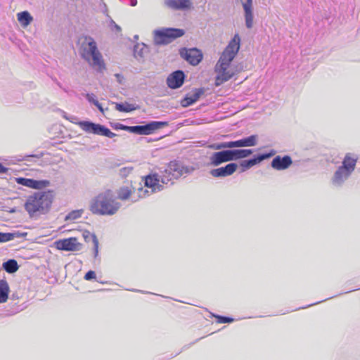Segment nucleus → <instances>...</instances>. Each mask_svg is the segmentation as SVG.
<instances>
[{"mask_svg": "<svg viewBox=\"0 0 360 360\" xmlns=\"http://www.w3.org/2000/svg\"><path fill=\"white\" fill-rule=\"evenodd\" d=\"M167 122L151 121L143 125L131 126L130 133L139 135H148L153 134L155 130L167 126Z\"/></svg>", "mask_w": 360, "mask_h": 360, "instance_id": "nucleus-9", "label": "nucleus"}, {"mask_svg": "<svg viewBox=\"0 0 360 360\" xmlns=\"http://www.w3.org/2000/svg\"><path fill=\"white\" fill-rule=\"evenodd\" d=\"M77 124L86 133L103 136L108 138H113L116 136V134L112 132L108 127L101 124L94 123L91 121H79L77 122Z\"/></svg>", "mask_w": 360, "mask_h": 360, "instance_id": "nucleus-8", "label": "nucleus"}, {"mask_svg": "<svg viewBox=\"0 0 360 360\" xmlns=\"http://www.w3.org/2000/svg\"><path fill=\"white\" fill-rule=\"evenodd\" d=\"M164 4L173 10H186L191 6L190 0H164Z\"/></svg>", "mask_w": 360, "mask_h": 360, "instance_id": "nucleus-18", "label": "nucleus"}, {"mask_svg": "<svg viewBox=\"0 0 360 360\" xmlns=\"http://www.w3.org/2000/svg\"><path fill=\"white\" fill-rule=\"evenodd\" d=\"M120 207V203L114 198L110 191L98 194L92 200L90 210L99 215H113Z\"/></svg>", "mask_w": 360, "mask_h": 360, "instance_id": "nucleus-4", "label": "nucleus"}, {"mask_svg": "<svg viewBox=\"0 0 360 360\" xmlns=\"http://www.w3.org/2000/svg\"><path fill=\"white\" fill-rule=\"evenodd\" d=\"M115 77L117 78V82L121 84L122 83V80L123 79V77L122 75L119 74V73H117L115 75Z\"/></svg>", "mask_w": 360, "mask_h": 360, "instance_id": "nucleus-45", "label": "nucleus"}, {"mask_svg": "<svg viewBox=\"0 0 360 360\" xmlns=\"http://www.w3.org/2000/svg\"><path fill=\"white\" fill-rule=\"evenodd\" d=\"M90 237L92 238V242L94 243V257H96L98 254V240L95 234H91Z\"/></svg>", "mask_w": 360, "mask_h": 360, "instance_id": "nucleus-36", "label": "nucleus"}, {"mask_svg": "<svg viewBox=\"0 0 360 360\" xmlns=\"http://www.w3.org/2000/svg\"><path fill=\"white\" fill-rule=\"evenodd\" d=\"M139 108V105L131 104L127 102L117 103L115 105V109L119 112H129Z\"/></svg>", "mask_w": 360, "mask_h": 360, "instance_id": "nucleus-24", "label": "nucleus"}, {"mask_svg": "<svg viewBox=\"0 0 360 360\" xmlns=\"http://www.w3.org/2000/svg\"><path fill=\"white\" fill-rule=\"evenodd\" d=\"M110 26L111 27V29L112 31H115V32H120L122 30L120 26L117 25L115 23V22L112 19L110 20Z\"/></svg>", "mask_w": 360, "mask_h": 360, "instance_id": "nucleus-40", "label": "nucleus"}, {"mask_svg": "<svg viewBox=\"0 0 360 360\" xmlns=\"http://www.w3.org/2000/svg\"><path fill=\"white\" fill-rule=\"evenodd\" d=\"M258 155H255L252 158L244 160L240 162V165L243 168L242 172L249 169L252 167L260 163Z\"/></svg>", "mask_w": 360, "mask_h": 360, "instance_id": "nucleus-23", "label": "nucleus"}, {"mask_svg": "<svg viewBox=\"0 0 360 360\" xmlns=\"http://www.w3.org/2000/svg\"><path fill=\"white\" fill-rule=\"evenodd\" d=\"M94 105L98 109V110L103 113L104 112V109L102 107L101 104L98 101V102H96V103L94 104Z\"/></svg>", "mask_w": 360, "mask_h": 360, "instance_id": "nucleus-42", "label": "nucleus"}, {"mask_svg": "<svg viewBox=\"0 0 360 360\" xmlns=\"http://www.w3.org/2000/svg\"><path fill=\"white\" fill-rule=\"evenodd\" d=\"M10 291L8 282L4 279L0 280V303L7 301Z\"/></svg>", "mask_w": 360, "mask_h": 360, "instance_id": "nucleus-21", "label": "nucleus"}, {"mask_svg": "<svg viewBox=\"0 0 360 360\" xmlns=\"http://www.w3.org/2000/svg\"><path fill=\"white\" fill-rule=\"evenodd\" d=\"M8 171V168L4 167L1 162H0V174H5Z\"/></svg>", "mask_w": 360, "mask_h": 360, "instance_id": "nucleus-43", "label": "nucleus"}, {"mask_svg": "<svg viewBox=\"0 0 360 360\" xmlns=\"http://www.w3.org/2000/svg\"><path fill=\"white\" fill-rule=\"evenodd\" d=\"M240 43V37L238 34H236L222 52L215 65V72L217 73L215 79L216 86L221 85L234 75V72L229 70V68L239 51Z\"/></svg>", "mask_w": 360, "mask_h": 360, "instance_id": "nucleus-2", "label": "nucleus"}, {"mask_svg": "<svg viewBox=\"0 0 360 360\" xmlns=\"http://www.w3.org/2000/svg\"><path fill=\"white\" fill-rule=\"evenodd\" d=\"M209 147L212 149L218 150H226V148H232L231 141L212 143L210 145Z\"/></svg>", "mask_w": 360, "mask_h": 360, "instance_id": "nucleus-30", "label": "nucleus"}, {"mask_svg": "<svg viewBox=\"0 0 360 360\" xmlns=\"http://www.w3.org/2000/svg\"><path fill=\"white\" fill-rule=\"evenodd\" d=\"M213 316L217 319V322L219 323H229L233 321V319L229 316H224L220 315H214Z\"/></svg>", "mask_w": 360, "mask_h": 360, "instance_id": "nucleus-34", "label": "nucleus"}, {"mask_svg": "<svg viewBox=\"0 0 360 360\" xmlns=\"http://www.w3.org/2000/svg\"><path fill=\"white\" fill-rule=\"evenodd\" d=\"M1 237H2V236H1V232H0V243H2V241H1Z\"/></svg>", "mask_w": 360, "mask_h": 360, "instance_id": "nucleus-49", "label": "nucleus"}, {"mask_svg": "<svg viewBox=\"0 0 360 360\" xmlns=\"http://www.w3.org/2000/svg\"><path fill=\"white\" fill-rule=\"evenodd\" d=\"M191 169L181 162L171 161L163 171L159 173L151 172L143 177L144 188H138L139 198H145L164 189V184L172 185L173 179L181 177L184 174L190 173Z\"/></svg>", "mask_w": 360, "mask_h": 360, "instance_id": "nucleus-1", "label": "nucleus"}, {"mask_svg": "<svg viewBox=\"0 0 360 360\" xmlns=\"http://www.w3.org/2000/svg\"><path fill=\"white\" fill-rule=\"evenodd\" d=\"M65 118H66L67 120H69L71 122H73L75 123V120H76L77 118L74 116H72L70 117H68L66 116H64Z\"/></svg>", "mask_w": 360, "mask_h": 360, "instance_id": "nucleus-46", "label": "nucleus"}, {"mask_svg": "<svg viewBox=\"0 0 360 360\" xmlns=\"http://www.w3.org/2000/svg\"><path fill=\"white\" fill-rule=\"evenodd\" d=\"M356 160L346 155L342 165L335 172L331 183L335 187H341L349 179L356 167Z\"/></svg>", "mask_w": 360, "mask_h": 360, "instance_id": "nucleus-6", "label": "nucleus"}, {"mask_svg": "<svg viewBox=\"0 0 360 360\" xmlns=\"http://www.w3.org/2000/svg\"><path fill=\"white\" fill-rule=\"evenodd\" d=\"M15 212V210L13 209L11 210V212Z\"/></svg>", "mask_w": 360, "mask_h": 360, "instance_id": "nucleus-52", "label": "nucleus"}, {"mask_svg": "<svg viewBox=\"0 0 360 360\" xmlns=\"http://www.w3.org/2000/svg\"><path fill=\"white\" fill-rule=\"evenodd\" d=\"M83 210H76L70 212L66 217L65 220H75L81 217Z\"/></svg>", "mask_w": 360, "mask_h": 360, "instance_id": "nucleus-32", "label": "nucleus"}, {"mask_svg": "<svg viewBox=\"0 0 360 360\" xmlns=\"http://www.w3.org/2000/svg\"><path fill=\"white\" fill-rule=\"evenodd\" d=\"M55 245L58 250L65 251H78L81 248V244L75 237L56 240Z\"/></svg>", "mask_w": 360, "mask_h": 360, "instance_id": "nucleus-11", "label": "nucleus"}, {"mask_svg": "<svg viewBox=\"0 0 360 360\" xmlns=\"http://www.w3.org/2000/svg\"><path fill=\"white\" fill-rule=\"evenodd\" d=\"M3 268L7 273L13 274L18 270L19 265L15 259H10L3 263Z\"/></svg>", "mask_w": 360, "mask_h": 360, "instance_id": "nucleus-25", "label": "nucleus"}, {"mask_svg": "<svg viewBox=\"0 0 360 360\" xmlns=\"http://www.w3.org/2000/svg\"><path fill=\"white\" fill-rule=\"evenodd\" d=\"M240 2L242 3V5H243V7L244 6V5H252V0H240Z\"/></svg>", "mask_w": 360, "mask_h": 360, "instance_id": "nucleus-44", "label": "nucleus"}, {"mask_svg": "<svg viewBox=\"0 0 360 360\" xmlns=\"http://www.w3.org/2000/svg\"><path fill=\"white\" fill-rule=\"evenodd\" d=\"M135 193L134 190L132 191L128 187H122L119 189L117 195L118 198L122 200H127L131 196L132 202H136L139 198L138 195L135 196Z\"/></svg>", "mask_w": 360, "mask_h": 360, "instance_id": "nucleus-20", "label": "nucleus"}, {"mask_svg": "<svg viewBox=\"0 0 360 360\" xmlns=\"http://www.w3.org/2000/svg\"><path fill=\"white\" fill-rule=\"evenodd\" d=\"M18 297L17 295H15V294H13L11 295V299H13V300H15V299H18Z\"/></svg>", "mask_w": 360, "mask_h": 360, "instance_id": "nucleus-47", "label": "nucleus"}, {"mask_svg": "<svg viewBox=\"0 0 360 360\" xmlns=\"http://www.w3.org/2000/svg\"><path fill=\"white\" fill-rule=\"evenodd\" d=\"M205 93V89L204 88H199V89H195L194 93L189 96L187 94L183 99H181L180 103L182 107L186 108L192 104L195 103L200 97L204 94Z\"/></svg>", "mask_w": 360, "mask_h": 360, "instance_id": "nucleus-17", "label": "nucleus"}, {"mask_svg": "<svg viewBox=\"0 0 360 360\" xmlns=\"http://www.w3.org/2000/svg\"><path fill=\"white\" fill-rule=\"evenodd\" d=\"M179 54L182 58L192 65H198L202 59L201 51L196 48H182L179 50Z\"/></svg>", "mask_w": 360, "mask_h": 360, "instance_id": "nucleus-10", "label": "nucleus"}, {"mask_svg": "<svg viewBox=\"0 0 360 360\" xmlns=\"http://www.w3.org/2000/svg\"><path fill=\"white\" fill-rule=\"evenodd\" d=\"M245 26L250 29L253 26L252 5H244Z\"/></svg>", "mask_w": 360, "mask_h": 360, "instance_id": "nucleus-22", "label": "nucleus"}, {"mask_svg": "<svg viewBox=\"0 0 360 360\" xmlns=\"http://www.w3.org/2000/svg\"><path fill=\"white\" fill-rule=\"evenodd\" d=\"M134 56L136 59L142 58L145 53L148 51V47L145 44H136L134 46Z\"/></svg>", "mask_w": 360, "mask_h": 360, "instance_id": "nucleus-28", "label": "nucleus"}, {"mask_svg": "<svg viewBox=\"0 0 360 360\" xmlns=\"http://www.w3.org/2000/svg\"><path fill=\"white\" fill-rule=\"evenodd\" d=\"M114 128L115 129H122V130H125V131L130 132L131 126H127V125H124L120 123H116L114 126Z\"/></svg>", "mask_w": 360, "mask_h": 360, "instance_id": "nucleus-38", "label": "nucleus"}, {"mask_svg": "<svg viewBox=\"0 0 360 360\" xmlns=\"http://www.w3.org/2000/svg\"><path fill=\"white\" fill-rule=\"evenodd\" d=\"M134 167L131 166L124 167L121 168L119 171V174L122 178H126L128 175L131 173Z\"/></svg>", "mask_w": 360, "mask_h": 360, "instance_id": "nucleus-33", "label": "nucleus"}, {"mask_svg": "<svg viewBox=\"0 0 360 360\" xmlns=\"http://www.w3.org/2000/svg\"><path fill=\"white\" fill-rule=\"evenodd\" d=\"M138 38H139L138 35H135V36H134V39H137Z\"/></svg>", "mask_w": 360, "mask_h": 360, "instance_id": "nucleus-51", "label": "nucleus"}, {"mask_svg": "<svg viewBox=\"0 0 360 360\" xmlns=\"http://www.w3.org/2000/svg\"><path fill=\"white\" fill-rule=\"evenodd\" d=\"M54 198V191H37L27 197L24 207L30 217L34 218L41 214H45L51 209Z\"/></svg>", "mask_w": 360, "mask_h": 360, "instance_id": "nucleus-3", "label": "nucleus"}, {"mask_svg": "<svg viewBox=\"0 0 360 360\" xmlns=\"http://www.w3.org/2000/svg\"><path fill=\"white\" fill-rule=\"evenodd\" d=\"M96 278V273L94 271H89L86 273L84 276V279L86 281H90Z\"/></svg>", "mask_w": 360, "mask_h": 360, "instance_id": "nucleus-39", "label": "nucleus"}, {"mask_svg": "<svg viewBox=\"0 0 360 360\" xmlns=\"http://www.w3.org/2000/svg\"><path fill=\"white\" fill-rule=\"evenodd\" d=\"M17 16L19 22L24 27L30 25L33 20L32 16L27 11L18 13Z\"/></svg>", "mask_w": 360, "mask_h": 360, "instance_id": "nucleus-26", "label": "nucleus"}, {"mask_svg": "<svg viewBox=\"0 0 360 360\" xmlns=\"http://www.w3.org/2000/svg\"><path fill=\"white\" fill-rule=\"evenodd\" d=\"M230 160H237L250 156L252 153V149H228Z\"/></svg>", "mask_w": 360, "mask_h": 360, "instance_id": "nucleus-19", "label": "nucleus"}, {"mask_svg": "<svg viewBox=\"0 0 360 360\" xmlns=\"http://www.w3.org/2000/svg\"><path fill=\"white\" fill-rule=\"evenodd\" d=\"M85 98L90 103L95 104L96 102H98V101L96 98V96L93 93H87L85 94Z\"/></svg>", "mask_w": 360, "mask_h": 360, "instance_id": "nucleus-37", "label": "nucleus"}, {"mask_svg": "<svg viewBox=\"0 0 360 360\" xmlns=\"http://www.w3.org/2000/svg\"><path fill=\"white\" fill-rule=\"evenodd\" d=\"M185 32L179 28H164L154 32V42L155 44H168L174 39L182 37Z\"/></svg>", "mask_w": 360, "mask_h": 360, "instance_id": "nucleus-7", "label": "nucleus"}, {"mask_svg": "<svg viewBox=\"0 0 360 360\" xmlns=\"http://www.w3.org/2000/svg\"><path fill=\"white\" fill-rule=\"evenodd\" d=\"M186 75L183 70H177L169 74L166 82L169 88L176 89L180 88L185 80Z\"/></svg>", "mask_w": 360, "mask_h": 360, "instance_id": "nucleus-12", "label": "nucleus"}, {"mask_svg": "<svg viewBox=\"0 0 360 360\" xmlns=\"http://www.w3.org/2000/svg\"><path fill=\"white\" fill-rule=\"evenodd\" d=\"M276 153V151L275 150L272 149L268 153H261V154H257V155L259 156L260 162H262L264 160H266V159H269V158L273 157Z\"/></svg>", "mask_w": 360, "mask_h": 360, "instance_id": "nucleus-35", "label": "nucleus"}, {"mask_svg": "<svg viewBox=\"0 0 360 360\" xmlns=\"http://www.w3.org/2000/svg\"><path fill=\"white\" fill-rule=\"evenodd\" d=\"M27 236V233H21L19 231H15L13 233H1V241L2 243L8 242L13 240L16 238H23Z\"/></svg>", "mask_w": 360, "mask_h": 360, "instance_id": "nucleus-27", "label": "nucleus"}, {"mask_svg": "<svg viewBox=\"0 0 360 360\" xmlns=\"http://www.w3.org/2000/svg\"><path fill=\"white\" fill-rule=\"evenodd\" d=\"M208 167H218L223 163L231 162L228 150L212 153L208 158Z\"/></svg>", "mask_w": 360, "mask_h": 360, "instance_id": "nucleus-13", "label": "nucleus"}, {"mask_svg": "<svg viewBox=\"0 0 360 360\" xmlns=\"http://www.w3.org/2000/svg\"><path fill=\"white\" fill-rule=\"evenodd\" d=\"M43 156V153L39 154H32V155H27L23 158L24 160H28L29 158H41Z\"/></svg>", "mask_w": 360, "mask_h": 360, "instance_id": "nucleus-41", "label": "nucleus"}, {"mask_svg": "<svg viewBox=\"0 0 360 360\" xmlns=\"http://www.w3.org/2000/svg\"><path fill=\"white\" fill-rule=\"evenodd\" d=\"M81 56L83 59L98 71L105 68L102 55L98 50L96 42L91 37H86L80 48Z\"/></svg>", "mask_w": 360, "mask_h": 360, "instance_id": "nucleus-5", "label": "nucleus"}, {"mask_svg": "<svg viewBox=\"0 0 360 360\" xmlns=\"http://www.w3.org/2000/svg\"><path fill=\"white\" fill-rule=\"evenodd\" d=\"M89 234H90V233H89V232H88V233H87V235H85V234L84 233V238H85V240H87V238H88V237H89Z\"/></svg>", "mask_w": 360, "mask_h": 360, "instance_id": "nucleus-48", "label": "nucleus"}, {"mask_svg": "<svg viewBox=\"0 0 360 360\" xmlns=\"http://www.w3.org/2000/svg\"><path fill=\"white\" fill-rule=\"evenodd\" d=\"M238 165L235 162H230L224 167L212 169L210 174L215 178H224L232 175L237 169Z\"/></svg>", "mask_w": 360, "mask_h": 360, "instance_id": "nucleus-14", "label": "nucleus"}, {"mask_svg": "<svg viewBox=\"0 0 360 360\" xmlns=\"http://www.w3.org/2000/svg\"><path fill=\"white\" fill-rule=\"evenodd\" d=\"M319 302H318V303H319ZM317 304V302H316V303H314V304ZM313 305H314V304H311L308 305V307H309V306H313Z\"/></svg>", "mask_w": 360, "mask_h": 360, "instance_id": "nucleus-50", "label": "nucleus"}, {"mask_svg": "<svg viewBox=\"0 0 360 360\" xmlns=\"http://www.w3.org/2000/svg\"><path fill=\"white\" fill-rule=\"evenodd\" d=\"M292 163V160L290 155H277L273 158L271 166L276 170L281 171L288 169Z\"/></svg>", "mask_w": 360, "mask_h": 360, "instance_id": "nucleus-15", "label": "nucleus"}, {"mask_svg": "<svg viewBox=\"0 0 360 360\" xmlns=\"http://www.w3.org/2000/svg\"><path fill=\"white\" fill-rule=\"evenodd\" d=\"M15 181L18 184L32 188L33 179L18 177L15 179Z\"/></svg>", "mask_w": 360, "mask_h": 360, "instance_id": "nucleus-31", "label": "nucleus"}, {"mask_svg": "<svg viewBox=\"0 0 360 360\" xmlns=\"http://www.w3.org/2000/svg\"><path fill=\"white\" fill-rule=\"evenodd\" d=\"M257 135H251L248 137H245L243 139L236 140V141H231V148H242V147H250L255 146L257 143Z\"/></svg>", "mask_w": 360, "mask_h": 360, "instance_id": "nucleus-16", "label": "nucleus"}, {"mask_svg": "<svg viewBox=\"0 0 360 360\" xmlns=\"http://www.w3.org/2000/svg\"><path fill=\"white\" fill-rule=\"evenodd\" d=\"M51 185V182L49 180H36L33 179L32 188L37 190H41L44 188L49 187Z\"/></svg>", "mask_w": 360, "mask_h": 360, "instance_id": "nucleus-29", "label": "nucleus"}]
</instances>
